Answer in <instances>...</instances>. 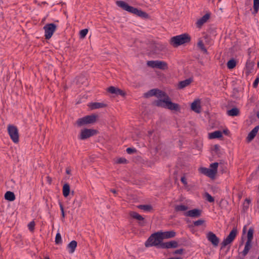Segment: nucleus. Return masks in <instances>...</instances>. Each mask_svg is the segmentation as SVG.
I'll return each mask as SVG.
<instances>
[{"label": "nucleus", "mask_w": 259, "mask_h": 259, "mask_svg": "<svg viewBox=\"0 0 259 259\" xmlns=\"http://www.w3.org/2000/svg\"><path fill=\"white\" fill-rule=\"evenodd\" d=\"M245 201L247 202V204L246 205L245 203H244V205H243L244 210H246L248 208L249 204L250 202V200L248 199H246Z\"/></svg>", "instance_id": "obj_49"}, {"label": "nucleus", "mask_w": 259, "mask_h": 259, "mask_svg": "<svg viewBox=\"0 0 259 259\" xmlns=\"http://www.w3.org/2000/svg\"><path fill=\"white\" fill-rule=\"evenodd\" d=\"M98 115L93 114L87 115L82 118H78L76 121V124L78 126H81L88 124H93L97 121Z\"/></svg>", "instance_id": "obj_3"}, {"label": "nucleus", "mask_w": 259, "mask_h": 259, "mask_svg": "<svg viewBox=\"0 0 259 259\" xmlns=\"http://www.w3.org/2000/svg\"><path fill=\"white\" fill-rule=\"evenodd\" d=\"M8 132L13 142L17 143L19 142V138L17 127L16 126L10 124L8 126Z\"/></svg>", "instance_id": "obj_5"}, {"label": "nucleus", "mask_w": 259, "mask_h": 259, "mask_svg": "<svg viewBox=\"0 0 259 259\" xmlns=\"http://www.w3.org/2000/svg\"><path fill=\"white\" fill-rule=\"evenodd\" d=\"M159 91V89H153L149 91L148 92L146 93L144 95V96L146 98H149L152 96H157V92Z\"/></svg>", "instance_id": "obj_28"}, {"label": "nucleus", "mask_w": 259, "mask_h": 259, "mask_svg": "<svg viewBox=\"0 0 259 259\" xmlns=\"http://www.w3.org/2000/svg\"><path fill=\"white\" fill-rule=\"evenodd\" d=\"M5 198L10 201H14L16 197L14 193L11 191H7L5 194Z\"/></svg>", "instance_id": "obj_27"}, {"label": "nucleus", "mask_w": 259, "mask_h": 259, "mask_svg": "<svg viewBox=\"0 0 259 259\" xmlns=\"http://www.w3.org/2000/svg\"><path fill=\"white\" fill-rule=\"evenodd\" d=\"M118 88H116L113 86H110V87H109L108 88L107 91L109 93H110L111 94L116 95L117 93V90H118Z\"/></svg>", "instance_id": "obj_37"}, {"label": "nucleus", "mask_w": 259, "mask_h": 259, "mask_svg": "<svg viewBox=\"0 0 259 259\" xmlns=\"http://www.w3.org/2000/svg\"><path fill=\"white\" fill-rule=\"evenodd\" d=\"M183 251H184V249H182V248H181V249H177V250H176L174 252V254H181L183 253Z\"/></svg>", "instance_id": "obj_54"}, {"label": "nucleus", "mask_w": 259, "mask_h": 259, "mask_svg": "<svg viewBox=\"0 0 259 259\" xmlns=\"http://www.w3.org/2000/svg\"><path fill=\"white\" fill-rule=\"evenodd\" d=\"M222 137V132L221 131H216L209 133L208 135V138L210 139H219Z\"/></svg>", "instance_id": "obj_23"}, {"label": "nucleus", "mask_w": 259, "mask_h": 259, "mask_svg": "<svg viewBox=\"0 0 259 259\" xmlns=\"http://www.w3.org/2000/svg\"><path fill=\"white\" fill-rule=\"evenodd\" d=\"M162 240L159 232H155L151 234L145 243L146 247L156 246L160 248V244L162 243Z\"/></svg>", "instance_id": "obj_2"}, {"label": "nucleus", "mask_w": 259, "mask_h": 259, "mask_svg": "<svg viewBox=\"0 0 259 259\" xmlns=\"http://www.w3.org/2000/svg\"><path fill=\"white\" fill-rule=\"evenodd\" d=\"M116 4L117 6L130 13L135 14V12H136V10L137 8L128 5V4L124 1H117Z\"/></svg>", "instance_id": "obj_9"}, {"label": "nucleus", "mask_w": 259, "mask_h": 259, "mask_svg": "<svg viewBox=\"0 0 259 259\" xmlns=\"http://www.w3.org/2000/svg\"><path fill=\"white\" fill-rule=\"evenodd\" d=\"M167 101V98H164L163 99H158L157 100H155L153 102V105L157 106V107H162L164 108H165L166 107V102Z\"/></svg>", "instance_id": "obj_22"}, {"label": "nucleus", "mask_w": 259, "mask_h": 259, "mask_svg": "<svg viewBox=\"0 0 259 259\" xmlns=\"http://www.w3.org/2000/svg\"><path fill=\"white\" fill-rule=\"evenodd\" d=\"M218 162H214L213 163H211L210 164V167L211 168H210L211 170H213L214 172H215V175L216 174L217 172V168L218 167Z\"/></svg>", "instance_id": "obj_42"}, {"label": "nucleus", "mask_w": 259, "mask_h": 259, "mask_svg": "<svg viewBox=\"0 0 259 259\" xmlns=\"http://www.w3.org/2000/svg\"><path fill=\"white\" fill-rule=\"evenodd\" d=\"M128 161L125 158H119L117 159V163L119 164L127 163Z\"/></svg>", "instance_id": "obj_48"}, {"label": "nucleus", "mask_w": 259, "mask_h": 259, "mask_svg": "<svg viewBox=\"0 0 259 259\" xmlns=\"http://www.w3.org/2000/svg\"><path fill=\"white\" fill-rule=\"evenodd\" d=\"M188 207L186 205L181 204V205H177L175 207V210L176 211H183L187 210Z\"/></svg>", "instance_id": "obj_31"}, {"label": "nucleus", "mask_w": 259, "mask_h": 259, "mask_svg": "<svg viewBox=\"0 0 259 259\" xmlns=\"http://www.w3.org/2000/svg\"><path fill=\"white\" fill-rule=\"evenodd\" d=\"M147 65L152 68H155L162 70H165L168 68L167 64L165 62L159 60L149 61L147 62Z\"/></svg>", "instance_id": "obj_8"}, {"label": "nucleus", "mask_w": 259, "mask_h": 259, "mask_svg": "<svg viewBox=\"0 0 259 259\" xmlns=\"http://www.w3.org/2000/svg\"><path fill=\"white\" fill-rule=\"evenodd\" d=\"M237 229L236 228H234L230 232L229 234L228 235L226 238L224 239L222 242L221 243V249H222L227 245L232 242L233 240L235 239L237 235Z\"/></svg>", "instance_id": "obj_4"}, {"label": "nucleus", "mask_w": 259, "mask_h": 259, "mask_svg": "<svg viewBox=\"0 0 259 259\" xmlns=\"http://www.w3.org/2000/svg\"><path fill=\"white\" fill-rule=\"evenodd\" d=\"M206 238L207 240L211 243L213 246L216 247L218 246L220 242V239L214 233L210 231L209 232L206 234Z\"/></svg>", "instance_id": "obj_10"}, {"label": "nucleus", "mask_w": 259, "mask_h": 259, "mask_svg": "<svg viewBox=\"0 0 259 259\" xmlns=\"http://www.w3.org/2000/svg\"><path fill=\"white\" fill-rule=\"evenodd\" d=\"M166 103L165 108L169 109L170 110H174L178 111L180 110V105L177 103H175L170 101V99L168 96H167V101Z\"/></svg>", "instance_id": "obj_12"}, {"label": "nucleus", "mask_w": 259, "mask_h": 259, "mask_svg": "<svg viewBox=\"0 0 259 259\" xmlns=\"http://www.w3.org/2000/svg\"><path fill=\"white\" fill-rule=\"evenodd\" d=\"M59 206H60V210L61 211L62 217L63 218H64L65 215V212H64L63 205V204L61 202H60L59 203Z\"/></svg>", "instance_id": "obj_50"}, {"label": "nucleus", "mask_w": 259, "mask_h": 259, "mask_svg": "<svg viewBox=\"0 0 259 259\" xmlns=\"http://www.w3.org/2000/svg\"><path fill=\"white\" fill-rule=\"evenodd\" d=\"M106 104L103 103L94 102L91 103L90 107L91 109H96L106 107Z\"/></svg>", "instance_id": "obj_24"}, {"label": "nucleus", "mask_w": 259, "mask_h": 259, "mask_svg": "<svg viewBox=\"0 0 259 259\" xmlns=\"http://www.w3.org/2000/svg\"><path fill=\"white\" fill-rule=\"evenodd\" d=\"M135 14L139 16V14H140V11H142L137 8Z\"/></svg>", "instance_id": "obj_56"}, {"label": "nucleus", "mask_w": 259, "mask_h": 259, "mask_svg": "<svg viewBox=\"0 0 259 259\" xmlns=\"http://www.w3.org/2000/svg\"><path fill=\"white\" fill-rule=\"evenodd\" d=\"M258 82H259V78L257 77L253 81V87L254 88H256L257 86L258 85Z\"/></svg>", "instance_id": "obj_53"}, {"label": "nucleus", "mask_w": 259, "mask_h": 259, "mask_svg": "<svg viewBox=\"0 0 259 259\" xmlns=\"http://www.w3.org/2000/svg\"><path fill=\"white\" fill-rule=\"evenodd\" d=\"M116 95H120L121 96L124 97L126 96V93L124 91L118 88V90H117V93Z\"/></svg>", "instance_id": "obj_45"}, {"label": "nucleus", "mask_w": 259, "mask_h": 259, "mask_svg": "<svg viewBox=\"0 0 259 259\" xmlns=\"http://www.w3.org/2000/svg\"><path fill=\"white\" fill-rule=\"evenodd\" d=\"M57 29V25L54 23H49L44 27L45 30V36L46 39H49Z\"/></svg>", "instance_id": "obj_6"}, {"label": "nucleus", "mask_w": 259, "mask_h": 259, "mask_svg": "<svg viewBox=\"0 0 259 259\" xmlns=\"http://www.w3.org/2000/svg\"><path fill=\"white\" fill-rule=\"evenodd\" d=\"M70 189L69 184L65 183L63 186V195L65 197L69 196Z\"/></svg>", "instance_id": "obj_29"}, {"label": "nucleus", "mask_w": 259, "mask_h": 259, "mask_svg": "<svg viewBox=\"0 0 259 259\" xmlns=\"http://www.w3.org/2000/svg\"><path fill=\"white\" fill-rule=\"evenodd\" d=\"M200 171L202 174L210 178H213L214 177L215 172H214L213 170H211L210 168L201 167Z\"/></svg>", "instance_id": "obj_20"}, {"label": "nucleus", "mask_w": 259, "mask_h": 259, "mask_svg": "<svg viewBox=\"0 0 259 259\" xmlns=\"http://www.w3.org/2000/svg\"><path fill=\"white\" fill-rule=\"evenodd\" d=\"M253 232H254V229L252 227H250L247 232V241H251L252 242V240L253 238Z\"/></svg>", "instance_id": "obj_34"}, {"label": "nucleus", "mask_w": 259, "mask_h": 259, "mask_svg": "<svg viewBox=\"0 0 259 259\" xmlns=\"http://www.w3.org/2000/svg\"><path fill=\"white\" fill-rule=\"evenodd\" d=\"M130 216L132 217L134 219H135L138 221H139V225L141 226H145V222L144 221V218L139 214L138 213L135 211H131L130 213Z\"/></svg>", "instance_id": "obj_15"}, {"label": "nucleus", "mask_w": 259, "mask_h": 259, "mask_svg": "<svg viewBox=\"0 0 259 259\" xmlns=\"http://www.w3.org/2000/svg\"><path fill=\"white\" fill-rule=\"evenodd\" d=\"M44 259H50V258L48 256H46Z\"/></svg>", "instance_id": "obj_62"}, {"label": "nucleus", "mask_w": 259, "mask_h": 259, "mask_svg": "<svg viewBox=\"0 0 259 259\" xmlns=\"http://www.w3.org/2000/svg\"><path fill=\"white\" fill-rule=\"evenodd\" d=\"M98 131L94 129L84 128L80 131L78 139L81 140H85L98 134Z\"/></svg>", "instance_id": "obj_7"}, {"label": "nucleus", "mask_w": 259, "mask_h": 259, "mask_svg": "<svg viewBox=\"0 0 259 259\" xmlns=\"http://www.w3.org/2000/svg\"><path fill=\"white\" fill-rule=\"evenodd\" d=\"M138 207L146 211H150L152 209V206L151 205H139Z\"/></svg>", "instance_id": "obj_36"}, {"label": "nucleus", "mask_w": 259, "mask_h": 259, "mask_svg": "<svg viewBox=\"0 0 259 259\" xmlns=\"http://www.w3.org/2000/svg\"><path fill=\"white\" fill-rule=\"evenodd\" d=\"M55 243L56 244H60L62 243V238L59 233H57L56 235Z\"/></svg>", "instance_id": "obj_39"}, {"label": "nucleus", "mask_w": 259, "mask_h": 259, "mask_svg": "<svg viewBox=\"0 0 259 259\" xmlns=\"http://www.w3.org/2000/svg\"><path fill=\"white\" fill-rule=\"evenodd\" d=\"M167 96H168L164 92L159 90V91L157 92V96H156L157 98H161L164 97V98H167Z\"/></svg>", "instance_id": "obj_38"}, {"label": "nucleus", "mask_w": 259, "mask_h": 259, "mask_svg": "<svg viewBox=\"0 0 259 259\" xmlns=\"http://www.w3.org/2000/svg\"><path fill=\"white\" fill-rule=\"evenodd\" d=\"M205 197L206 198V200L209 202H213L214 201V198L211 196L208 192L205 193Z\"/></svg>", "instance_id": "obj_40"}, {"label": "nucleus", "mask_w": 259, "mask_h": 259, "mask_svg": "<svg viewBox=\"0 0 259 259\" xmlns=\"http://www.w3.org/2000/svg\"><path fill=\"white\" fill-rule=\"evenodd\" d=\"M210 17V14L209 13L205 14L203 17L200 18L199 19L197 20L196 23V26L198 28H201L202 25L207 22V21L209 19Z\"/></svg>", "instance_id": "obj_16"}, {"label": "nucleus", "mask_w": 259, "mask_h": 259, "mask_svg": "<svg viewBox=\"0 0 259 259\" xmlns=\"http://www.w3.org/2000/svg\"><path fill=\"white\" fill-rule=\"evenodd\" d=\"M251 242H252L249 241H246L245 245L244 250L242 252V254L243 256H246L247 254V253H248L249 250L251 249V248L252 247Z\"/></svg>", "instance_id": "obj_26"}, {"label": "nucleus", "mask_w": 259, "mask_h": 259, "mask_svg": "<svg viewBox=\"0 0 259 259\" xmlns=\"http://www.w3.org/2000/svg\"><path fill=\"white\" fill-rule=\"evenodd\" d=\"M254 63L250 60H247L245 65V74L247 76L249 75L252 71Z\"/></svg>", "instance_id": "obj_19"}, {"label": "nucleus", "mask_w": 259, "mask_h": 259, "mask_svg": "<svg viewBox=\"0 0 259 259\" xmlns=\"http://www.w3.org/2000/svg\"><path fill=\"white\" fill-rule=\"evenodd\" d=\"M257 67L259 68V61L257 63Z\"/></svg>", "instance_id": "obj_64"}, {"label": "nucleus", "mask_w": 259, "mask_h": 259, "mask_svg": "<svg viewBox=\"0 0 259 259\" xmlns=\"http://www.w3.org/2000/svg\"><path fill=\"white\" fill-rule=\"evenodd\" d=\"M110 191H111L112 193H113V194H116V193H117V191H116L115 189H111L110 190Z\"/></svg>", "instance_id": "obj_58"}, {"label": "nucleus", "mask_w": 259, "mask_h": 259, "mask_svg": "<svg viewBox=\"0 0 259 259\" xmlns=\"http://www.w3.org/2000/svg\"><path fill=\"white\" fill-rule=\"evenodd\" d=\"M181 181L185 186H187V179L185 176L181 177Z\"/></svg>", "instance_id": "obj_52"}, {"label": "nucleus", "mask_w": 259, "mask_h": 259, "mask_svg": "<svg viewBox=\"0 0 259 259\" xmlns=\"http://www.w3.org/2000/svg\"><path fill=\"white\" fill-rule=\"evenodd\" d=\"M204 223V221L202 220H198L193 222L194 226H199L202 225Z\"/></svg>", "instance_id": "obj_46"}, {"label": "nucleus", "mask_w": 259, "mask_h": 259, "mask_svg": "<svg viewBox=\"0 0 259 259\" xmlns=\"http://www.w3.org/2000/svg\"><path fill=\"white\" fill-rule=\"evenodd\" d=\"M202 210L198 208L190 210L185 213V215L192 218H198L201 215Z\"/></svg>", "instance_id": "obj_13"}, {"label": "nucleus", "mask_w": 259, "mask_h": 259, "mask_svg": "<svg viewBox=\"0 0 259 259\" xmlns=\"http://www.w3.org/2000/svg\"><path fill=\"white\" fill-rule=\"evenodd\" d=\"M227 113L229 116H236L239 114V110L236 108L234 107L227 111Z\"/></svg>", "instance_id": "obj_30"}, {"label": "nucleus", "mask_w": 259, "mask_h": 259, "mask_svg": "<svg viewBox=\"0 0 259 259\" xmlns=\"http://www.w3.org/2000/svg\"><path fill=\"white\" fill-rule=\"evenodd\" d=\"M236 65V61L234 59H231L228 61L227 64L228 68L230 69H233Z\"/></svg>", "instance_id": "obj_33"}, {"label": "nucleus", "mask_w": 259, "mask_h": 259, "mask_svg": "<svg viewBox=\"0 0 259 259\" xmlns=\"http://www.w3.org/2000/svg\"><path fill=\"white\" fill-rule=\"evenodd\" d=\"M220 146L218 144H215L213 146V150L215 152V153L219 155L220 154Z\"/></svg>", "instance_id": "obj_44"}, {"label": "nucleus", "mask_w": 259, "mask_h": 259, "mask_svg": "<svg viewBox=\"0 0 259 259\" xmlns=\"http://www.w3.org/2000/svg\"><path fill=\"white\" fill-rule=\"evenodd\" d=\"M193 81V79L192 77H190L187 78L184 80L181 81L179 82L178 84V89H183L186 87L188 86Z\"/></svg>", "instance_id": "obj_18"}, {"label": "nucleus", "mask_w": 259, "mask_h": 259, "mask_svg": "<svg viewBox=\"0 0 259 259\" xmlns=\"http://www.w3.org/2000/svg\"><path fill=\"white\" fill-rule=\"evenodd\" d=\"M246 229H247L246 226H244V227L243 228V230H242L243 234H245L246 233Z\"/></svg>", "instance_id": "obj_57"}, {"label": "nucleus", "mask_w": 259, "mask_h": 259, "mask_svg": "<svg viewBox=\"0 0 259 259\" xmlns=\"http://www.w3.org/2000/svg\"><path fill=\"white\" fill-rule=\"evenodd\" d=\"M126 151L128 154H132L136 152L137 150L135 148L129 147L126 149Z\"/></svg>", "instance_id": "obj_47"}, {"label": "nucleus", "mask_w": 259, "mask_h": 259, "mask_svg": "<svg viewBox=\"0 0 259 259\" xmlns=\"http://www.w3.org/2000/svg\"><path fill=\"white\" fill-rule=\"evenodd\" d=\"M162 241L164 239L172 238L176 236V233L175 231L171 230L169 231L162 232L159 231Z\"/></svg>", "instance_id": "obj_14"}, {"label": "nucleus", "mask_w": 259, "mask_h": 259, "mask_svg": "<svg viewBox=\"0 0 259 259\" xmlns=\"http://www.w3.org/2000/svg\"><path fill=\"white\" fill-rule=\"evenodd\" d=\"M70 171H71V170H70V169H69L68 168H66V172L67 174L69 175V174H70Z\"/></svg>", "instance_id": "obj_59"}, {"label": "nucleus", "mask_w": 259, "mask_h": 259, "mask_svg": "<svg viewBox=\"0 0 259 259\" xmlns=\"http://www.w3.org/2000/svg\"><path fill=\"white\" fill-rule=\"evenodd\" d=\"M191 39L190 35L187 33L176 35L171 37L169 40V44L174 48L187 44L190 42Z\"/></svg>", "instance_id": "obj_1"}, {"label": "nucleus", "mask_w": 259, "mask_h": 259, "mask_svg": "<svg viewBox=\"0 0 259 259\" xmlns=\"http://www.w3.org/2000/svg\"><path fill=\"white\" fill-rule=\"evenodd\" d=\"M257 206L259 207V199L257 201Z\"/></svg>", "instance_id": "obj_61"}, {"label": "nucleus", "mask_w": 259, "mask_h": 259, "mask_svg": "<svg viewBox=\"0 0 259 259\" xmlns=\"http://www.w3.org/2000/svg\"><path fill=\"white\" fill-rule=\"evenodd\" d=\"M34 227L35 222L34 221H31L28 224V228L29 230L31 232H33L34 231Z\"/></svg>", "instance_id": "obj_43"}, {"label": "nucleus", "mask_w": 259, "mask_h": 259, "mask_svg": "<svg viewBox=\"0 0 259 259\" xmlns=\"http://www.w3.org/2000/svg\"><path fill=\"white\" fill-rule=\"evenodd\" d=\"M253 11L252 14H256L259 10V0H253Z\"/></svg>", "instance_id": "obj_35"}, {"label": "nucleus", "mask_w": 259, "mask_h": 259, "mask_svg": "<svg viewBox=\"0 0 259 259\" xmlns=\"http://www.w3.org/2000/svg\"><path fill=\"white\" fill-rule=\"evenodd\" d=\"M139 16L142 18H147L148 17V14L146 12L142 11H140V14H139Z\"/></svg>", "instance_id": "obj_51"}, {"label": "nucleus", "mask_w": 259, "mask_h": 259, "mask_svg": "<svg viewBox=\"0 0 259 259\" xmlns=\"http://www.w3.org/2000/svg\"><path fill=\"white\" fill-rule=\"evenodd\" d=\"M256 116L259 119V111L257 112L256 113Z\"/></svg>", "instance_id": "obj_60"}, {"label": "nucleus", "mask_w": 259, "mask_h": 259, "mask_svg": "<svg viewBox=\"0 0 259 259\" xmlns=\"http://www.w3.org/2000/svg\"><path fill=\"white\" fill-rule=\"evenodd\" d=\"M191 109L196 113L200 112L201 106L200 105L199 100H195L192 104L191 106Z\"/></svg>", "instance_id": "obj_21"}, {"label": "nucleus", "mask_w": 259, "mask_h": 259, "mask_svg": "<svg viewBox=\"0 0 259 259\" xmlns=\"http://www.w3.org/2000/svg\"><path fill=\"white\" fill-rule=\"evenodd\" d=\"M88 32V30L87 29H84L81 30L79 32L80 37L81 38L85 37V36L87 34Z\"/></svg>", "instance_id": "obj_41"}, {"label": "nucleus", "mask_w": 259, "mask_h": 259, "mask_svg": "<svg viewBox=\"0 0 259 259\" xmlns=\"http://www.w3.org/2000/svg\"><path fill=\"white\" fill-rule=\"evenodd\" d=\"M197 47L199 48V49L203 52L205 54L207 53V49L204 47V45L203 44V42L202 40L200 39L199 40L198 43H197Z\"/></svg>", "instance_id": "obj_32"}, {"label": "nucleus", "mask_w": 259, "mask_h": 259, "mask_svg": "<svg viewBox=\"0 0 259 259\" xmlns=\"http://www.w3.org/2000/svg\"><path fill=\"white\" fill-rule=\"evenodd\" d=\"M77 243L75 240L71 241L67 245V248L69 249V252L72 253L74 252L76 247Z\"/></svg>", "instance_id": "obj_25"}, {"label": "nucleus", "mask_w": 259, "mask_h": 259, "mask_svg": "<svg viewBox=\"0 0 259 259\" xmlns=\"http://www.w3.org/2000/svg\"><path fill=\"white\" fill-rule=\"evenodd\" d=\"M259 130V126H255L248 134L246 137V141L249 143L256 136Z\"/></svg>", "instance_id": "obj_17"}, {"label": "nucleus", "mask_w": 259, "mask_h": 259, "mask_svg": "<svg viewBox=\"0 0 259 259\" xmlns=\"http://www.w3.org/2000/svg\"><path fill=\"white\" fill-rule=\"evenodd\" d=\"M179 246L178 242L175 240L163 242L160 244V248L163 249L176 248Z\"/></svg>", "instance_id": "obj_11"}, {"label": "nucleus", "mask_w": 259, "mask_h": 259, "mask_svg": "<svg viewBox=\"0 0 259 259\" xmlns=\"http://www.w3.org/2000/svg\"><path fill=\"white\" fill-rule=\"evenodd\" d=\"M222 132V134H223V133H224V134H225L226 135H229V134L230 133L229 131L228 130H227V129L224 130L223 131V132Z\"/></svg>", "instance_id": "obj_55"}, {"label": "nucleus", "mask_w": 259, "mask_h": 259, "mask_svg": "<svg viewBox=\"0 0 259 259\" xmlns=\"http://www.w3.org/2000/svg\"><path fill=\"white\" fill-rule=\"evenodd\" d=\"M223 201H224V200H223V199H222V200L220 201V203H222Z\"/></svg>", "instance_id": "obj_63"}]
</instances>
